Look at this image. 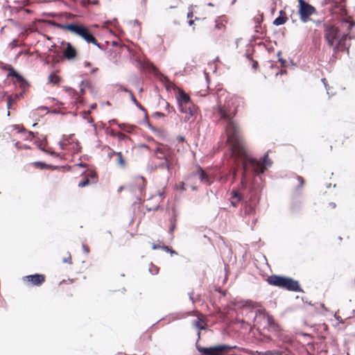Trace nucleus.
<instances>
[{"mask_svg": "<svg viewBox=\"0 0 355 355\" xmlns=\"http://www.w3.org/2000/svg\"><path fill=\"white\" fill-rule=\"evenodd\" d=\"M59 146H60V148H61L62 150H64V141H60L59 142Z\"/></svg>", "mask_w": 355, "mask_h": 355, "instance_id": "nucleus-61", "label": "nucleus"}, {"mask_svg": "<svg viewBox=\"0 0 355 355\" xmlns=\"http://www.w3.org/2000/svg\"><path fill=\"white\" fill-rule=\"evenodd\" d=\"M347 39H351V37L348 36V34L344 33L342 35H339L336 42V44H338V50L340 46H345V42Z\"/></svg>", "mask_w": 355, "mask_h": 355, "instance_id": "nucleus-22", "label": "nucleus"}, {"mask_svg": "<svg viewBox=\"0 0 355 355\" xmlns=\"http://www.w3.org/2000/svg\"><path fill=\"white\" fill-rule=\"evenodd\" d=\"M24 279L31 282L33 285L40 286L45 281V277L44 275L35 274L27 275L24 277Z\"/></svg>", "mask_w": 355, "mask_h": 355, "instance_id": "nucleus-9", "label": "nucleus"}, {"mask_svg": "<svg viewBox=\"0 0 355 355\" xmlns=\"http://www.w3.org/2000/svg\"><path fill=\"white\" fill-rule=\"evenodd\" d=\"M168 221L170 223V226H169V229H168L169 239L171 240H173L174 238L173 232L176 229V218L173 216H171L169 218Z\"/></svg>", "mask_w": 355, "mask_h": 355, "instance_id": "nucleus-18", "label": "nucleus"}, {"mask_svg": "<svg viewBox=\"0 0 355 355\" xmlns=\"http://www.w3.org/2000/svg\"><path fill=\"white\" fill-rule=\"evenodd\" d=\"M158 168L157 164H148L147 166V171L150 173H153Z\"/></svg>", "mask_w": 355, "mask_h": 355, "instance_id": "nucleus-31", "label": "nucleus"}, {"mask_svg": "<svg viewBox=\"0 0 355 355\" xmlns=\"http://www.w3.org/2000/svg\"><path fill=\"white\" fill-rule=\"evenodd\" d=\"M156 158L159 160H160L161 162L162 161H165V157H163V155H158L156 156Z\"/></svg>", "mask_w": 355, "mask_h": 355, "instance_id": "nucleus-57", "label": "nucleus"}, {"mask_svg": "<svg viewBox=\"0 0 355 355\" xmlns=\"http://www.w3.org/2000/svg\"><path fill=\"white\" fill-rule=\"evenodd\" d=\"M321 81H322V83H323V85H324V87H325V89H326V90H327V92H328L329 85H328V84H327V79H326V78H322Z\"/></svg>", "mask_w": 355, "mask_h": 355, "instance_id": "nucleus-45", "label": "nucleus"}, {"mask_svg": "<svg viewBox=\"0 0 355 355\" xmlns=\"http://www.w3.org/2000/svg\"><path fill=\"white\" fill-rule=\"evenodd\" d=\"M331 3V5L329 7V9L332 8H338L340 10V13H344L345 12V0H326V3Z\"/></svg>", "mask_w": 355, "mask_h": 355, "instance_id": "nucleus-13", "label": "nucleus"}, {"mask_svg": "<svg viewBox=\"0 0 355 355\" xmlns=\"http://www.w3.org/2000/svg\"><path fill=\"white\" fill-rule=\"evenodd\" d=\"M151 65H152V70L154 72L155 75L157 76V78L162 83H168V79L167 76L161 73L153 64H151Z\"/></svg>", "mask_w": 355, "mask_h": 355, "instance_id": "nucleus-20", "label": "nucleus"}, {"mask_svg": "<svg viewBox=\"0 0 355 355\" xmlns=\"http://www.w3.org/2000/svg\"><path fill=\"white\" fill-rule=\"evenodd\" d=\"M255 313H256V317H257V316L262 317L263 319H264L266 317V315L269 314L266 311V310L263 307H260L259 309L256 310Z\"/></svg>", "mask_w": 355, "mask_h": 355, "instance_id": "nucleus-27", "label": "nucleus"}, {"mask_svg": "<svg viewBox=\"0 0 355 355\" xmlns=\"http://www.w3.org/2000/svg\"><path fill=\"white\" fill-rule=\"evenodd\" d=\"M267 282L270 285L283 288L289 291L304 293L299 282L289 277L272 275L267 278Z\"/></svg>", "mask_w": 355, "mask_h": 355, "instance_id": "nucleus-3", "label": "nucleus"}, {"mask_svg": "<svg viewBox=\"0 0 355 355\" xmlns=\"http://www.w3.org/2000/svg\"><path fill=\"white\" fill-rule=\"evenodd\" d=\"M14 101V100L12 98V97L10 96L7 98V108L10 109L11 107L12 103Z\"/></svg>", "mask_w": 355, "mask_h": 355, "instance_id": "nucleus-41", "label": "nucleus"}, {"mask_svg": "<svg viewBox=\"0 0 355 355\" xmlns=\"http://www.w3.org/2000/svg\"><path fill=\"white\" fill-rule=\"evenodd\" d=\"M60 81L59 76H55L53 73H51L48 77V83L53 84V85H58Z\"/></svg>", "mask_w": 355, "mask_h": 355, "instance_id": "nucleus-25", "label": "nucleus"}, {"mask_svg": "<svg viewBox=\"0 0 355 355\" xmlns=\"http://www.w3.org/2000/svg\"><path fill=\"white\" fill-rule=\"evenodd\" d=\"M163 157H165L166 160L170 161L171 164H175L178 161V157L175 154V150L171 147L164 145L163 151Z\"/></svg>", "mask_w": 355, "mask_h": 355, "instance_id": "nucleus-7", "label": "nucleus"}, {"mask_svg": "<svg viewBox=\"0 0 355 355\" xmlns=\"http://www.w3.org/2000/svg\"><path fill=\"white\" fill-rule=\"evenodd\" d=\"M177 140L179 141H185V137L184 136L179 135L177 137Z\"/></svg>", "mask_w": 355, "mask_h": 355, "instance_id": "nucleus-59", "label": "nucleus"}, {"mask_svg": "<svg viewBox=\"0 0 355 355\" xmlns=\"http://www.w3.org/2000/svg\"><path fill=\"white\" fill-rule=\"evenodd\" d=\"M128 124H126V123H119L118 126H119V128L121 130L126 131L127 130V128H128Z\"/></svg>", "mask_w": 355, "mask_h": 355, "instance_id": "nucleus-43", "label": "nucleus"}, {"mask_svg": "<svg viewBox=\"0 0 355 355\" xmlns=\"http://www.w3.org/2000/svg\"><path fill=\"white\" fill-rule=\"evenodd\" d=\"M82 248H83V252L85 254H88L89 253V248L85 244H83Z\"/></svg>", "mask_w": 355, "mask_h": 355, "instance_id": "nucleus-52", "label": "nucleus"}, {"mask_svg": "<svg viewBox=\"0 0 355 355\" xmlns=\"http://www.w3.org/2000/svg\"><path fill=\"white\" fill-rule=\"evenodd\" d=\"M178 189L182 191H185V187H184V183L183 182H180L179 186H178Z\"/></svg>", "mask_w": 355, "mask_h": 355, "instance_id": "nucleus-49", "label": "nucleus"}, {"mask_svg": "<svg viewBox=\"0 0 355 355\" xmlns=\"http://www.w3.org/2000/svg\"><path fill=\"white\" fill-rule=\"evenodd\" d=\"M89 180L88 178H87V179H85V180L80 181L78 183V186L79 187H84L87 186V184H89Z\"/></svg>", "mask_w": 355, "mask_h": 355, "instance_id": "nucleus-35", "label": "nucleus"}, {"mask_svg": "<svg viewBox=\"0 0 355 355\" xmlns=\"http://www.w3.org/2000/svg\"><path fill=\"white\" fill-rule=\"evenodd\" d=\"M287 17L286 16V13L284 10L279 11V16L277 17L274 21L273 24L275 26H281L283 25L286 21Z\"/></svg>", "mask_w": 355, "mask_h": 355, "instance_id": "nucleus-19", "label": "nucleus"}, {"mask_svg": "<svg viewBox=\"0 0 355 355\" xmlns=\"http://www.w3.org/2000/svg\"><path fill=\"white\" fill-rule=\"evenodd\" d=\"M164 145H163V146H161V147H157V148L155 149V153H157V154H159V155H162L163 151H164Z\"/></svg>", "mask_w": 355, "mask_h": 355, "instance_id": "nucleus-38", "label": "nucleus"}, {"mask_svg": "<svg viewBox=\"0 0 355 355\" xmlns=\"http://www.w3.org/2000/svg\"><path fill=\"white\" fill-rule=\"evenodd\" d=\"M297 180L299 182V184L297 187V189H299V188H301L304 184V178L301 176H297Z\"/></svg>", "mask_w": 355, "mask_h": 355, "instance_id": "nucleus-36", "label": "nucleus"}, {"mask_svg": "<svg viewBox=\"0 0 355 355\" xmlns=\"http://www.w3.org/2000/svg\"><path fill=\"white\" fill-rule=\"evenodd\" d=\"M73 136V135H63L62 136V139L64 141H67L68 144H70L71 143V139L72 138V137Z\"/></svg>", "mask_w": 355, "mask_h": 355, "instance_id": "nucleus-37", "label": "nucleus"}, {"mask_svg": "<svg viewBox=\"0 0 355 355\" xmlns=\"http://www.w3.org/2000/svg\"><path fill=\"white\" fill-rule=\"evenodd\" d=\"M135 128H136V125H129L128 124L126 132H133L135 130Z\"/></svg>", "mask_w": 355, "mask_h": 355, "instance_id": "nucleus-42", "label": "nucleus"}, {"mask_svg": "<svg viewBox=\"0 0 355 355\" xmlns=\"http://www.w3.org/2000/svg\"><path fill=\"white\" fill-rule=\"evenodd\" d=\"M144 121L145 123L147 124L148 127L151 129L152 130L155 131V128H153L150 123H149L148 120V115H147V112L146 113H144Z\"/></svg>", "mask_w": 355, "mask_h": 355, "instance_id": "nucleus-34", "label": "nucleus"}, {"mask_svg": "<svg viewBox=\"0 0 355 355\" xmlns=\"http://www.w3.org/2000/svg\"><path fill=\"white\" fill-rule=\"evenodd\" d=\"M130 98L132 102L141 111H143L144 113L146 112V109L138 103V101L136 100V98L132 92H130Z\"/></svg>", "mask_w": 355, "mask_h": 355, "instance_id": "nucleus-26", "label": "nucleus"}, {"mask_svg": "<svg viewBox=\"0 0 355 355\" xmlns=\"http://www.w3.org/2000/svg\"><path fill=\"white\" fill-rule=\"evenodd\" d=\"M215 111L220 119H223L226 122L227 141L230 144L232 156L236 159H241L243 160V172L241 182L243 183L246 172L250 169L256 175L264 173L266 168L272 165V162L269 159L268 153H266L263 157L262 162L248 155L243 146L240 130L233 121V118L236 112V108L231 107L229 103L222 105L219 102L215 108Z\"/></svg>", "mask_w": 355, "mask_h": 355, "instance_id": "nucleus-1", "label": "nucleus"}, {"mask_svg": "<svg viewBox=\"0 0 355 355\" xmlns=\"http://www.w3.org/2000/svg\"><path fill=\"white\" fill-rule=\"evenodd\" d=\"M175 85L173 83L168 82V84L166 85V89L169 90L171 88H173Z\"/></svg>", "mask_w": 355, "mask_h": 355, "instance_id": "nucleus-48", "label": "nucleus"}, {"mask_svg": "<svg viewBox=\"0 0 355 355\" xmlns=\"http://www.w3.org/2000/svg\"><path fill=\"white\" fill-rule=\"evenodd\" d=\"M81 3H82L83 6H87V5L90 4V3H91V1H90V0H82Z\"/></svg>", "mask_w": 355, "mask_h": 355, "instance_id": "nucleus-53", "label": "nucleus"}, {"mask_svg": "<svg viewBox=\"0 0 355 355\" xmlns=\"http://www.w3.org/2000/svg\"><path fill=\"white\" fill-rule=\"evenodd\" d=\"M279 62L281 63L282 67H285L286 61L283 58H279Z\"/></svg>", "mask_w": 355, "mask_h": 355, "instance_id": "nucleus-51", "label": "nucleus"}, {"mask_svg": "<svg viewBox=\"0 0 355 355\" xmlns=\"http://www.w3.org/2000/svg\"><path fill=\"white\" fill-rule=\"evenodd\" d=\"M104 148H107L109 150V152L107 153V156L110 158H112L114 155H117L118 152H115L114 150L111 149L109 146H105Z\"/></svg>", "mask_w": 355, "mask_h": 355, "instance_id": "nucleus-32", "label": "nucleus"}, {"mask_svg": "<svg viewBox=\"0 0 355 355\" xmlns=\"http://www.w3.org/2000/svg\"><path fill=\"white\" fill-rule=\"evenodd\" d=\"M193 291H191V293H189V300L191 301L192 304H194L195 301L193 297Z\"/></svg>", "mask_w": 355, "mask_h": 355, "instance_id": "nucleus-56", "label": "nucleus"}, {"mask_svg": "<svg viewBox=\"0 0 355 355\" xmlns=\"http://www.w3.org/2000/svg\"><path fill=\"white\" fill-rule=\"evenodd\" d=\"M157 195L161 198V200H163L165 196L164 191H159Z\"/></svg>", "mask_w": 355, "mask_h": 355, "instance_id": "nucleus-50", "label": "nucleus"}, {"mask_svg": "<svg viewBox=\"0 0 355 355\" xmlns=\"http://www.w3.org/2000/svg\"><path fill=\"white\" fill-rule=\"evenodd\" d=\"M266 320L270 328L277 330L278 329V325L275 322V319L270 314L266 315V317L264 318Z\"/></svg>", "mask_w": 355, "mask_h": 355, "instance_id": "nucleus-21", "label": "nucleus"}, {"mask_svg": "<svg viewBox=\"0 0 355 355\" xmlns=\"http://www.w3.org/2000/svg\"><path fill=\"white\" fill-rule=\"evenodd\" d=\"M198 175H199V179L201 182L209 184V180L207 174L201 168H199L198 171Z\"/></svg>", "mask_w": 355, "mask_h": 355, "instance_id": "nucleus-23", "label": "nucleus"}, {"mask_svg": "<svg viewBox=\"0 0 355 355\" xmlns=\"http://www.w3.org/2000/svg\"><path fill=\"white\" fill-rule=\"evenodd\" d=\"M344 21H345V23H348V24H349L348 27H347V28H348L349 30L352 29V28L355 26V22H353V21H350V22H349V21H348L347 20H345Z\"/></svg>", "mask_w": 355, "mask_h": 355, "instance_id": "nucleus-46", "label": "nucleus"}, {"mask_svg": "<svg viewBox=\"0 0 355 355\" xmlns=\"http://www.w3.org/2000/svg\"><path fill=\"white\" fill-rule=\"evenodd\" d=\"M157 168L160 170H166L168 173L167 180L171 175V171L174 166V164H171L170 161H162L159 164H157Z\"/></svg>", "mask_w": 355, "mask_h": 355, "instance_id": "nucleus-12", "label": "nucleus"}, {"mask_svg": "<svg viewBox=\"0 0 355 355\" xmlns=\"http://www.w3.org/2000/svg\"><path fill=\"white\" fill-rule=\"evenodd\" d=\"M177 103H182L187 104L190 102L191 98L187 94H186L183 90L179 89L178 94L176 96Z\"/></svg>", "mask_w": 355, "mask_h": 355, "instance_id": "nucleus-16", "label": "nucleus"}, {"mask_svg": "<svg viewBox=\"0 0 355 355\" xmlns=\"http://www.w3.org/2000/svg\"><path fill=\"white\" fill-rule=\"evenodd\" d=\"M116 155H117L116 164L118 165H119L120 166H122V167L125 166V162L123 158L121 152H118Z\"/></svg>", "mask_w": 355, "mask_h": 355, "instance_id": "nucleus-29", "label": "nucleus"}, {"mask_svg": "<svg viewBox=\"0 0 355 355\" xmlns=\"http://www.w3.org/2000/svg\"><path fill=\"white\" fill-rule=\"evenodd\" d=\"M324 38L328 44L331 46L334 51H338V44H336L339 37L340 31L337 27L331 24H324Z\"/></svg>", "mask_w": 355, "mask_h": 355, "instance_id": "nucleus-4", "label": "nucleus"}, {"mask_svg": "<svg viewBox=\"0 0 355 355\" xmlns=\"http://www.w3.org/2000/svg\"><path fill=\"white\" fill-rule=\"evenodd\" d=\"M166 109L168 110V112L175 111L173 107H171L168 102H166Z\"/></svg>", "mask_w": 355, "mask_h": 355, "instance_id": "nucleus-44", "label": "nucleus"}, {"mask_svg": "<svg viewBox=\"0 0 355 355\" xmlns=\"http://www.w3.org/2000/svg\"><path fill=\"white\" fill-rule=\"evenodd\" d=\"M193 325L198 329L197 335L198 339L200 338V330L205 329L206 324L200 318H198L193 322Z\"/></svg>", "mask_w": 355, "mask_h": 355, "instance_id": "nucleus-17", "label": "nucleus"}, {"mask_svg": "<svg viewBox=\"0 0 355 355\" xmlns=\"http://www.w3.org/2000/svg\"><path fill=\"white\" fill-rule=\"evenodd\" d=\"M186 116H184V121H188L190 120L191 116L189 115V111H187V113H185Z\"/></svg>", "mask_w": 355, "mask_h": 355, "instance_id": "nucleus-54", "label": "nucleus"}, {"mask_svg": "<svg viewBox=\"0 0 355 355\" xmlns=\"http://www.w3.org/2000/svg\"><path fill=\"white\" fill-rule=\"evenodd\" d=\"M46 153H48L52 156H58V154L55 153L54 151H50L47 150V152H45Z\"/></svg>", "mask_w": 355, "mask_h": 355, "instance_id": "nucleus-60", "label": "nucleus"}, {"mask_svg": "<svg viewBox=\"0 0 355 355\" xmlns=\"http://www.w3.org/2000/svg\"><path fill=\"white\" fill-rule=\"evenodd\" d=\"M299 3L300 19L305 23L308 21L309 17L315 11V9L313 6L307 3L304 0H299Z\"/></svg>", "mask_w": 355, "mask_h": 355, "instance_id": "nucleus-5", "label": "nucleus"}, {"mask_svg": "<svg viewBox=\"0 0 355 355\" xmlns=\"http://www.w3.org/2000/svg\"><path fill=\"white\" fill-rule=\"evenodd\" d=\"M35 143L39 149H40L43 152H47V150L45 149L44 147H43V146H42V141L37 140V141H35Z\"/></svg>", "mask_w": 355, "mask_h": 355, "instance_id": "nucleus-33", "label": "nucleus"}, {"mask_svg": "<svg viewBox=\"0 0 355 355\" xmlns=\"http://www.w3.org/2000/svg\"><path fill=\"white\" fill-rule=\"evenodd\" d=\"M279 353H280L279 352H268L266 353V355H279Z\"/></svg>", "mask_w": 355, "mask_h": 355, "instance_id": "nucleus-55", "label": "nucleus"}, {"mask_svg": "<svg viewBox=\"0 0 355 355\" xmlns=\"http://www.w3.org/2000/svg\"><path fill=\"white\" fill-rule=\"evenodd\" d=\"M83 64L85 67H89L91 66V63L88 61H85Z\"/></svg>", "mask_w": 355, "mask_h": 355, "instance_id": "nucleus-63", "label": "nucleus"}, {"mask_svg": "<svg viewBox=\"0 0 355 355\" xmlns=\"http://www.w3.org/2000/svg\"><path fill=\"white\" fill-rule=\"evenodd\" d=\"M236 171H230L227 174H225L224 176L221 177V181H223V182L227 181L228 178L230 176H232L233 180H234L236 178Z\"/></svg>", "mask_w": 355, "mask_h": 355, "instance_id": "nucleus-28", "label": "nucleus"}, {"mask_svg": "<svg viewBox=\"0 0 355 355\" xmlns=\"http://www.w3.org/2000/svg\"><path fill=\"white\" fill-rule=\"evenodd\" d=\"M121 90L124 92H127L129 94V95L130 96V92H132V91H130V89H128V88H125V87H121Z\"/></svg>", "mask_w": 355, "mask_h": 355, "instance_id": "nucleus-58", "label": "nucleus"}, {"mask_svg": "<svg viewBox=\"0 0 355 355\" xmlns=\"http://www.w3.org/2000/svg\"><path fill=\"white\" fill-rule=\"evenodd\" d=\"M8 73L7 75L8 77H14L15 78L16 80L20 83V86L21 87L27 86L28 83L25 80V78L19 74L18 72H17L13 67H12L10 65L8 66Z\"/></svg>", "mask_w": 355, "mask_h": 355, "instance_id": "nucleus-8", "label": "nucleus"}, {"mask_svg": "<svg viewBox=\"0 0 355 355\" xmlns=\"http://www.w3.org/2000/svg\"><path fill=\"white\" fill-rule=\"evenodd\" d=\"M162 249L167 252H169L171 256L178 254V252L176 251L173 250L172 248H169L167 245H162Z\"/></svg>", "mask_w": 355, "mask_h": 355, "instance_id": "nucleus-30", "label": "nucleus"}, {"mask_svg": "<svg viewBox=\"0 0 355 355\" xmlns=\"http://www.w3.org/2000/svg\"><path fill=\"white\" fill-rule=\"evenodd\" d=\"M178 105L179 110L182 113H187V111H189V115L190 116L193 115L192 110H191V107H187V104H182V103H178Z\"/></svg>", "mask_w": 355, "mask_h": 355, "instance_id": "nucleus-24", "label": "nucleus"}, {"mask_svg": "<svg viewBox=\"0 0 355 355\" xmlns=\"http://www.w3.org/2000/svg\"><path fill=\"white\" fill-rule=\"evenodd\" d=\"M152 248H153V250H156V249H158V248H162V246H160L159 245H157V244H153Z\"/></svg>", "mask_w": 355, "mask_h": 355, "instance_id": "nucleus-64", "label": "nucleus"}, {"mask_svg": "<svg viewBox=\"0 0 355 355\" xmlns=\"http://www.w3.org/2000/svg\"><path fill=\"white\" fill-rule=\"evenodd\" d=\"M252 68H254V69H257V67H258V62H257V61H254V60H253V63H252Z\"/></svg>", "mask_w": 355, "mask_h": 355, "instance_id": "nucleus-62", "label": "nucleus"}, {"mask_svg": "<svg viewBox=\"0 0 355 355\" xmlns=\"http://www.w3.org/2000/svg\"><path fill=\"white\" fill-rule=\"evenodd\" d=\"M149 272L152 274V275H156L158 273V268L157 267H154L153 269H149Z\"/></svg>", "mask_w": 355, "mask_h": 355, "instance_id": "nucleus-47", "label": "nucleus"}, {"mask_svg": "<svg viewBox=\"0 0 355 355\" xmlns=\"http://www.w3.org/2000/svg\"><path fill=\"white\" fill-rule=\"evenodd\" d=\"M244 200H245L242 194H241L239 191L235 189L231 191L230 201L232 207H236L239 202H242L243 204Z\"/></svg>", "mask_w": 355, "mask_h": 355, "instance_id": "nucleus-10", "label": "nucleus"}, {"mask_svg": "<svg viewBox=\"0 0 355 355\" xmlns=\"http://www.w3.org/2000/svg\"><path fill=\"white\" fill-rule=\"evenodd\" d=\"M54 26L61 28L66 29L70 33L75 34L81 38H83L87 43H92L99 49L102 50L101 45L97 42L96 39L90 32V31L85 26L76 23L70 24H54Z\"/></svg>", "mask_w": 355, "mask_h": 355, "instance_id": "nucleus-2", "label": "nucleus"}, {"mask_svg": "<svg viewBox=\"0 0 355 355\" xmlns=\"http://www.w3.org/2000/svg\"><path fill=\"white\" fill-rule=\"evenodd\" d=\"M76 49L71 45V43L67 42L66 49L63 51L64 57L67 60H72L76 57Z\"/></svg>", "mask_w": 355, "mask_h": 355, "instance_id": "nucleus-11", "label": "nucleus"}, {"mask_svg": "<svg viewBox=\"0 0 355 355\" xmlns=\"http://www.w3.org/2000/svg\"><path fill=\"white\" fill-rule=\"evenodd\" d=\"M138 178L141 181V183L138 182L137 186V189L139 193L137 198L139 200H141L145 193V189H146L145 182H146V180L143 176H139Z\"/></svg>", "mask_w": 355, "mask_h": 355, "instance_id": "nucleus-14", "label": "nucleus"}, {"mask_svg": "<svg viewBox=\"0 0 355 355\" xmlns=\"http://www.w3.org/2000/svg\"><path fill=\"white\" fill-rule=\"evenodd\" d=\"M164 114L160 112H155L153 114V116L155 119L163 117Z\"/></svg>", "mask_w": 355, "mask_h": 355, "instance_id": "nucleus-40", "label": "nucleus"}, {"mask_svg": "<svg viewBox=\"0 0 355 355\" xmlns=\"http://www.w3.org/2000/svg\"><path fill=\"white\" fill-rule=\"evenodd\" d=\"M63 263H71V257L69 252H68V257L62 259Z\"/></svg>", "mask_w": 355, "mask_h": 355, "instance_id": "nucleus-39", "label": "nucleus"}, {"mask_svg": "<svg viewBox=\"0 0 355 355\" xmlns=\"http://www.w3.org/2000/svg\"><path fill=\"white\" fill-rule=\"evenodd\" d=\"M32 164L36 167H38L40 169H50L52 171L58 170L60 166H54L51 164H48L44 162L37 161L32 163Z\"/></svg>", "mask_w": 355, "mask_h": 355, "instance_id": "nucleus-15", "label": "nucleus"}, {"mask_svg": "<svg viewBox=\"0 0 355 355\" xmlns=\"http://www.w3.org/2000/svg\"><path fill=\"white\" fill-rule=\"evenodd\" d=\"M258 202L254 200H244L243 203V211L245 216L254 215L256 213V209Z\"/></svg>", "mask_w": 355, "mask_h": 355, "instance_id": "nucleus-6", "label": "nucleus"}]
</instances>
